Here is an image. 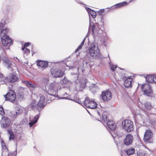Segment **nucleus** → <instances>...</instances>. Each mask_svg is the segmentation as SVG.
<instances>
[{
	"mask_svg": "<svg viewBox=\"0 0 156 156\" xmlns=\"http://www.w3.org/2000/svg\"><path fill=\"white\" fill-rule=\"evenodd\" d=\"M9 30L7 28L3 29L0 32V36L1 41L3 46H6L9 44L11 45L12 44V39L7 34Z\"/></svg>",
	"mask_w": 156,
	"mask_h": 156,
	"instance_id": "1",
	"label": "nucleus"
},
{
	"mask_svg": "<svg viewBox=\"0 0 156 156\" xmlns=\"http://www.w3.org/2000/svg\"><path fill=\"white\" fill-rule=\"evenodd\" d=\"M91 30L93 35H96L98 37L103 38L105 40L106 38V34L101 29H99L94 25H93L91 26Z\"/></svg>",
	"mask_w": 156,
	"mask_h": 156,
	"instance_id": "2",
	"label": "nucleus"
},
{
	"mask_svg": "<svg viewBox=\"0 0 156 156\" xmlns=\"http://www.w3.org/2000/svg\"><path fill=\"white\" fill-rule=\"evenodd\" d=\"M79 103L87 108L91 109H95L97 106V104L95 101L90 100L88 98H85L83 103L81 102H79Z\"/></svg>",
	"mask_w": 156,
	"mask_h": 156,
	"instance_id": "3",
	"label": "nucleus"
},
{
	"mask_svg": "<svg viewBox=\"0 0 156 156\" xmlns=\"http://www.w3.org/2000/svg\"><path fill=\"white\" fill-rule=\"evenodd\" d=\"M122 125L124 129L128 132L133 131L134 129V126L133 122L130 120H126L124 121Z\"/></svg>",
	"mask_w": 156,
	"mask_h": 156,
	"instance_id": "4",
	"label": "nucleus"
},
{
	"mask_svg": "<svg viewBox=\"0 0 156 156\" xmlns=\"http://www.w3.org/2000/svg\"><path fill=\"white\" fill-rule=\"evenodd\" d=\"M38 69L40 72H42L48 66V62L41 60H37L36 61Z\"/></svg>",
	"mask_w": 156,
	"mask_h": 156,
	"instance_id": "5",
	"label": "nucleus"
},
{
	"mask_svg": "<svg viewBox=\"0 0 156 156\" xmlns=\"http://www.w3.org/2000/svg\"><path fill=\"white\" fill-rule=\"evenodd\" d=\"M142 89L144 92V94L149 97L151 96L153 94V92L151 89V86L148 84L143 85Z\"/></svg>",
	"mask_w": 156,
	"mask_h": 156,
	"instance_id": "6",
	"label": "nucleus"
},
{
	"mask_svg": "<svg viewBox=\"0 0 156 156\" xmlns=\"http://www.w3.org/2000/svg\"><path fill=\"white\" fill-rule=\"evenodd\" d=\"M4 97L6 100H9L13 102L16 98V95L13 90H10L6 94L4 95Z\"/></svg>",
	"mask_w": 156,
	"mask_h": 156,
	"instance_id": "7",
	"label": "nucleus"
},
{
	"mask_svg": "<svg viewBox=\"0 0 156 156\" xmlns=\"http://www.w3.org/2000/svg\"><path fill=\"white\" fill-rule=\"evenodd\" d=\"M58 87V84L56 83H53L49 85H47L45 87V91L50 94V93L53 92L56 90Z\"/></svg>",
	"mask_w": 156,
	"mask_h": 156,
	"instance_id": "8",
	"label": "nucleus"
},
{
	"mask_svg": "<svg viewBox=\"0 0 156 156\" xmlns=\"http://www.w3.org/2000/svg\"><path fill=\"white\" fill-rule=\"evenodd\" d=\"M19 78L16 75L13 73H10L5 79L6 82L10 83H14L17 82Z\"/></svg>",
	"mask_w": 156,
	"mask_h": 156,
	"instance_id": "9",
	"label": "nucleus"
},
{
	"mask_svg": "<svg viewBox=\"0 0 156 156\" xmlns=\"http://www.w3.org/2000/svg\"><path fill=\"white\" fill-rule=\"evenodd\" d=\"M112 94L111 92L108 90H107L102 92L101 97L103 101H109L112 98Z\"/></svg>",
	"mask_w": 156,
	"mask_h": 156,
	"instance_id": "10",
	"label": "nucleus"
},
{
	"mask_svg": "<svg viewBox=\"0 0 156 156\" xmlns=\"http://www.w3.org/2000/svg\"><path fill=\"white\" fill-rule=\"evenodd\" d=\"M89 52L94 58H97L101 57V54L99 49H88Z\"/></svg>",
	"mask_w": 156,
	"mask_h": 156,
	"instance_id": "11",
	"label": "nucleus"
},
{
	"mask_svg": "<svg viewBox=\"0 0 156 156\" xmlns=\"http://www.w3.org/2000/svg\"><path fill=\"white\" fill-rule=\"evenodd\" d=\"M128 4V3L126 2H120L112 6L111 7H109L108 8L110 10H113L115 9H118L122 6H125Z\"/></svg>",
	"mask_w": 156,
	"mask_h": 156,
	"instance_id": "12",
	"label": "nucleus"
},
{
	"mask_svg": "<svg viewBox=\"0 0 156 156\" xmlns=\"http://www.w3.org/2000/svg\"><path fill=\"white\" fill-rule=\"evenodd\" d=\"M133 141V136L131 134H127L124 140V144L126 145L131 144Z\"/></svg>",
	"mask_w": 156,
	"mask_h": 156,
	"instance_id": "13",
	"label": "nucleus"
},
{
	"mask_svg": "<svg viewBox=\"0 0 156 156\" xmlns=\"http://www.w3.org/2000/svg\"><path fill=\"white\" fill-rule=\"evenodd\" d=\"M10 120L7 117H2L1 120V126L5 128L8 127L9 126Z\"/></svg>",
	"mask_w": 156,
	"mask_h": 156,
	"instance_id": "14",
	"label": "nucleus"
},
{
	"mask_svg": "<svg viewBox=\"0 0 156 156\" xmlns=\"http://www.w3.org/2000/svg\"><path fill=\"white\" fill-rule=\"evenodd\" d=\"M52 76L54 77H60L63 76L64 73L60 70L56 69L51 72Z\"/></svg>",
	"mask_w": 156,
	"mask_h": 156,
	"instance_id": "15",
	"label": "nucleus"
},
{
	"mask_svg": "<svg viewBox=\"0 0 156 156\" xmlns=\"http://www.w3.org/2000/svg\"><path fill=\"white\" fill-rule=\"evenodd\" d=\"M2 60L4 61V62L5 63V66H6L8 69L11 68L12 69V66L13 64L14 63L13 62H11L5 56L2 57Z\"/></svg>",
	"mask_w": 156,
	"mask_h": 156,
	"instance_id": "16",
	"label": "nucleus"
},
{
	"mask_svg": "<svg viewBox=\"0 0 156 156\" xmlns=\"http://www.w3.org/2000/svg\"><path fill=\"white\" fill-rule=\"evenodd\" d=\"M153 133L151 130H147L145 133L144 140L145 142H147L151 138Z\"/></svg>",
	"mask_w": 156,
	"mask_h": 156,
	"instance_id": "17",
	"label": "nucleus"
},
{
	"mask_svg": "<svg viewBox=\"0 0 156 156\" xmlns=\"http://www.w3.org/2000/svg\"><path fill=\"white\" fill-rule=\"evenodd\" d=\"M108 121L106 122L105 126L111 130H114L116 128V126L114 122L112 121L108 120Z\"/></svg>",
	"mask_w": 156,
	"mask_h": 156,
	"instance_id": "18",
	"label": "nucleus"
},
{
	"mask_svg": "<svg viewBox=\"0 0 156 156\" xmlns=\"http://www.w3.org/2000/svg\"><path fill=\"white\" fill-rule=\"evenodd\" d=\"M133 79L131 77H128L124 82V85L126 87H128L132 86Z\"/></svg>",
	"mask_w": 156,
	"mask_h": 156,
	"instance_id": "19",
	"label": "nucleus"
},
{
	"mask_svg": "<svg viewBox=\"0 0 156 156\" xmlns=\"http://www.w3.org/2000/svg\"><path fill=\"white\" fill-rule=\"evenodd\" d=\"M85 8L87 10L89 16L90 15L93 18L96 17V13L95 11L92 10L90 8L87 7H85Z\"/></svg>",
	"mask_w": 156,
	"mask_h": 156,
	"instance_id": "20",
	"label": "nucleus"
},
{
	"mask_svg": "<svg viewBox=\"0 0 156 156\" xmlns=\"http://www.w3.org/2000/svg\"><path fill=\"white\" fill-rule=\"evenodd\" d=\"M107 115V113L106 112H105L103 113L102 115V121L103 122V123L105 126V125L106 122L108 121V120H109V119H107L108 116Z\"/></svg>",
	"mask_w": 156,
	"mask_h": 156,
	"instance_id": "21",
	"label": "nucleus"
},
{
	"mask_svg": "<svg viewBox=\"0 0 156 156\" xmlns=\"http://www.w3.org/2000/svg\"><path fill=\"white\" fill-rule=\"evenodd\" d=\"M23 83H24L29 87L34 88L37 86V85L35 83H31L29 81H23Z\"/></svg>",
	"mask_w": 156,
	"mask_h": 156,
	"instance_id": "22",
	"label": "nucleus"
},
{
	"mask_svg": "<svg viewBox=\"0 0 156 156\" xmlns=\"http://www.w3.org/2000/svg\"><path fill=\"white\" fill-rule=\"evenodd\" d=\"M39 118V115H38L36 116H35L34 119L33 120H32L29 123L30 126V127H32L34 124L37 122Z\"/></svg>",
	"mask_w": 156,
	"mask_h": 156,
	"instance_id": "23",
	"label": "nucleus"
},
{
	"mask_svg": "<svg viewBox=\"0 0 156 156\" xmlns=\"http://www.w3.org/2000/svg\"><path fill=\"white\" fill-rule=\"evenodd\" d=\"M8 132L10 135L9 138V140H13L15 138V136L13 133L12 130L11 129H9L8 130Z\"/></svg>",
	"mask_w": 156,
	"mask_h": 156,
	"instance_id": "24",
	"label": "nucleus"
},
{
	"mask_svg": "<svg viewBox=\"0 0 156 156\" xmlns=\"http://www.w3.org/2000/svg\"><path fill=\"white\" fill-rule=\"evenodd\" d=\"M30 107L33 109H37V101L35 100L32 101L30 105Z\"/></svg>",
	"mask_w": 156,
	"mask_h": 156,
	"instance_id": "25",
	"label": "nucleus"
},
{
	"mask_svg": "<svg viewBox=\"0 0 156 156\" xmlns=\"http://www.w3.org/2000/svg\"><path fill=\"white\" fill-rule=\"evenodd\" d=\"M153 75H150L147 76L146 77V80L147 82L149 83H152L154 82Z\"/></svg>",
	"mask_w": 156,
	"mask_h": 156,
	"instance_id": "26",
	"label": "nucleus"
},
{
	"mask_svg": "<svg viewBox=\"0 0 156 156\" xmlns=\"http://www.w3.org/2000/svg\"><path fill=\"white\" fill-rule=\"evenodd\" d=\"M44 103L39 101L38 103H37V109L38 110L43 108L45 106L44 104Z\"/></svg>",
	"mask_w": 156,
	"mask_h": 156,
	"instance_id": "27",
	"label": "nucleus"
},
{
	"mask_svg": "<svg viewBox=\"0 0 156 156\" xmlns=\"http://www.w3.org/2000/svg\"><path fill=\"white\" fill-rule=\"evenodd\" d=\"M135 150L133 148H131L128 149L126 151L127 154L128 155H131L134 154Z\"/></svg>",
	"mask_w": 156,
	"mask_h": 156,
	"instance_id": "28",
	"label": "nucleus"
},
{
	"mask_svg": "<svg viewBox=\"0 0 156 156\" xmlns=\"http://www.w3.org/2000/svg\"><path fill=\"white\" fill-rule=\"evenodd\" d=\"M145 107L146 109L147 110H150L152 108V106L151 103L149 102H146L145 104Z\"/></svg>",
	"mask_w": 156,
	"mask_h": 156,
	"instance_id": "29",
	"label": "nucleus"
},
{
	"mask_svg": "<svg viewBox=\"0 0 156 156\" xmlns=\"http://www.w3.org/2000/svg\"><path fill=\"white\" fill-rule=\"evenodd\" d=\"M31 45V43L30 42H27L25 43L23 46H22L21 49H28L26 48L28 47Z\"/></svg>",
	"mask_w": 156,
	"mask_h": 156,
	"instance_id": "30",
	"label": "nucleus"
},
{
	"mask_svg": "<svg viewBox=\"0 0 156 156\" xmlns=\"http://www.w3.org/2000/svg\"><path fill=\"white\" fill-rule=\"evenodd\" d=\"M98 44L96 43H93L92 44L90 49H98Z\"/></svg>",
	"mask_w": 156,
	"mask_h": 156,
	"instance_id": "31",
	"label": "nucleus"
},
{
	"mask_svg": "<svg viewBox=\"0 0 156 156\" xmlns=\"http://www.w3.org/2000/svg\"><path fill=\"white\" fill-rule=\"evenodd\" d=\"M90 61V58L89 57L87 56L85 57L84 60L83 61V63H85L86 64H87Z\"/></svg>",
	"mask_w": 156,
	"mask_h": 156,
	"instance_id": "32",
	"label": "nucleus"
},
{
	"mask_svg": "<svg viewBox=\"0 0 156 156\" xmlns=\"http://www.w3.org/2000/svg\"><path fill=\"white\" fill-rule=\"evenodd\" d=\"M40 98L39 101L44 103L45 101V98L44 95L40 94Z\"/></svg>",
	"mask_w": 156,
	"mask_h": 156,
	"instance_id": "33",
	"label": "nucleus"
},
{
	"mask_svg": "<svg viewBox=\"0 0 156 156\" xmlns=\"http://www.w3.org/2000/svg\"><path fill=\"white\" fill-rule=\"evenodd\" d=\"M86 37H85L83 40L82 42H81L80 45L77 48V49H81L83 46L84 45V43L85 41V39Z\"/></svg>",
	"mask_w": 156,
	"mask_h": 156,
	"instance_id": "34",
	"label": "nucleus"
},
{
	"mask_svg": "<svg viewBox=\"0 0 156 156\" xmlns=\"http://www.w3.org/2000/svg\"><path fill=\"white\" fill-rule=\"evenodd\" d=\"M4 112L2 107V106H0V115L2 116H3L4 115Z\"/></svg>",
	"mask_w": 156,
	"mask_h": 156,
	"instance_id": "35",
	"label": "nucleus"
},
{
	"mask_svg": "<svg viewBox=\"0 0 156 156\" xmlns=\"http://www.w3.org/2000/svg\"><path fill=\"white\" fill-rule=\"evenodd\" d=\"M16 114L17 115H20L23 112V111L21 109H19L17 110V111L16 112Z\"/></svg>",
	"mask_w": 156,
	"mask_h": 156,
	"instance_id": "36",
	"label": "nucleus"
},
{
	"mask_svg": "<svg viewBox=\"0 0 156 156\" xmlns=\"http://www.w3.org/2000/svg\"><path fill=\"white\" fill-rule=\"evenodd\" d=\"M16 114V112H11L10 113L11 116L14 117L16 118V116H17Z\"/></svg>",
	"mask_w": 156,
	"mask_h": 156,
	"instance_id": "37",
	"label": "nucleus"
},
{
	"mask_svg": "<svg viewBox=\"0 0 156 156\" xmlns=\"http://www.w3.org/2000/svg\"><path fill=\"white\" fill-rule=\"evenodd\" d=\"M22 50H23L24 53L25 54H26L27 55L30 53V49H22Z\"/></svg>",
	"mask_w": 156,
	"mask_h": 156,
	"instance_id": "38",
	"label": "nucleus"
},
{
	"mask_svg": "<svg viewBox=\"0 0 156 156\" xmlns=\"http://www.w3.org/2000/svg\"><path fill=\"white\" fill-rule=\"evenodd\" d=\"M110 66L111 69L113 71H114L115 69L117 67L116 66L112 64H111Z\"/></svg>",
	"mask_w": 156,
	"mask_h": 156,
	"instance_id": "39",
	"label": "nucleus"
},
{
	"mask_svg": "<svg viewBox=\"0 0 156 156\" xmlns=\"http://www.w3.org/2000/svg\"><path fill=\"white\" fill-rule=\"evenodd\" d=\"M104 9H101L98 11V13L100 15H101L104 12Z\"/></svg>",
	"mask_w": 156,
	"mask_h": 156,
	"instance_id": "40",
	"label": "nucleus"
},
{
	"mask_svg": "<svg viewBox=\"0 0 156 156\" xmlns=\"http://www.w3.org/2000/svg\"><path fill=\"white\" fill-rule=\"evenodd\" d=\"M67 81L65 78H64V79L62 80V83L63 84H66L67 83Z\"/></svg>",
	"mask_w": 156,
	"mask_h": 156,
	"instance_id": "41",
	"label": "nucleus"
},
{
	"mask_svg": "<svg viewBox=\"0 0 156 156\" xmlns=\"http://www.w3.org/2000/svg\"><path fill=\"white\" fill-rule=\"evenodd\" d=\"M2 27H3V23H0V30L2 28Z\"/></svg>",
	"mask_w": 156,
	"mask_h": 156,
	"instance_id": "42",
	"label": "nucleus"
},
{
	"mask_svg": "<svg viewBox=\"0 0 156 156\" xmlns=\"http://www.w3.org/2000/svg\"><path fill=\"white\" fill-rule=\"evenodd\" d=\"M153 77L154 78H153L154 80V82H156V76H155L153 75Z\"/></svg>",
	"mask_w": 156,
	"mask_h": 156,
	"instance_id": "43",
	"label": "nucleus"
},
{
	"mask_svg": "<svg viewBox=\"0 0 156 156\" xmlns=\"http://www.w3.org/2000/svg\"><path fill=\"white\" fill-rule=\"evenodd\" d=\"M8 156H14L12 155V153H9L8 154Z\"/></svg>",
	"mask_w": 156,
	"mask_h": 156,
	"instance_id": "44",
	"label": "nucleus"
},
{
	"mask_svg": "<svg viewBox=\"0 0 156 156\" xmlns=\"http://www.w3.org/2000/svg\"><path fill=\"white\" fill-rule=\"evenodd\" d=\"M44 80L46 81L47 82H48L49 80L48 78H45Z\"/></svg>",
	"mask_w": 156,
	"mask_h": 156,
	"instance_id": "45",
	"label": "nucleus"
},
{
	"mask_svg": "<svg viewBox=\"0 0 156 156\" xmlns=\"http://www.w3.org/2000/svg\"><path fill=\"white\" fill-rule=\"evenodd\" d=\"M62 99H67V97H64L61 98Z\"/></svg>",
	"mask_w": 156,
	"mask_h": 156,
	"instance_id": "46",
	"label": "nucleus"
},
{
	"mask_svg": "<svg viewBox=\"0 0 156 156\" xmlns=\"http://www.w3.org/2000/svg\"><path fill=\"white\" fill-rule=\"evenodd\" d=\"M31 48H34V45H31Z\"/></svg>",
	"mask_w": 156,
	"mask_h": 156,
	"instance_id": "47",
	"label": "nucleus"
},
{
	"mask_svg": "<svg viewBox=\"0 0 156 156\" xmlns=\"http://www.w3.org/2000/svg\"><path fill=\"white\" fill-rule=\"evenodd\" d=\"M79 49H76V50L75 51V52H77V51H78V50Z\"/></svg>",
	"mask_w": 156,
	"mask_h": 156,
	"instance_id": "48",
	"label": "nucleus"
},
{
	"mask_svg": "<svg viewBox=\"0 0 156 156\" xmlns=\"http://www.w3.org/2000/svg\"><path fill=\"white\" fill-rule=\"evenodd\" d=\"M6 23H5V22H4V24H5Z\"/></svg>",
	"mask_w": 156,
	"mask_h": 156,
	"instance_id": "49",
	"label": "nucleus"
},
{
	"mask_svg": "<svg viewBox=\"0 0 156 156\" xmlns=\"http://www.w3.org/2000/svg\"><path fill=\"white\" fill-rule=\"evenodd\" d=\"M2 143H4V142H3V141H2Z\"/></svg>",
	"mask_w": 156,
	"mask_h": 156,
	"instance_id": "50",
	"label": "nucleus"
}]
</instances>
